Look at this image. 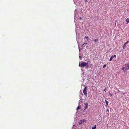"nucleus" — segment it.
Here are the masks:
<instances>
[{"instance_id":"nucleus-1","label":"nucleus","mask_w":129,"mask_h":129,"mask_svg":"<svg viewBox=\"0 0 129 129\" xmlns=\"http://www.w3.org/2000/svg\"><path fill=\"white\" fill-rule=\"evenodd\" d=\"M124 66H125V67H122V69L125 72L129 69V63H126Z\"/></svg>"},{"instance_id":"nucleus-2","label":"nucleus","mask_w":129,"mask_h":129,"mask_svg":"<svg viewBox=\"0 0 129 129\" xmlns=\"http://www.w3.org/2000/svg\"><path fill=\"white\" fill-rule=\"evenodd\" d=\"M87 86H86L84 88L83 90V93H84V94L86 96H87Z\"/></svg>"},{"instance_id":"nucleus-3","label":"nucleus","mask_w":129,"mask_h":129,"mask_svg":"<svg viewBox=\"0 0 129 129\" xmlns=\"http://www.w3.org/2000/svg\"><path fill=\"white\" fill-rule=\"evenodd\" d=\"M87 63L86 62H82L81 64H79V66L80 67H83L86 66Z\"/></svg>"},{"instance_id":"nucleus-4","label":"nucleus","mask_w":129,"mask_h":129,"mask_svg":"<svg viewBox=\"0 0 129 129\" xmlns=\"http://www.w3.org/2000/svg\"><path fill=\"white\" fill-rule=\"evenodd\" d=\"M84 105L85 106V109H84V110H85L86 109L88 108V104L87 103H85L84 104Z\"/></svg>"},{"instance_id":"nucleus-5","label":"nucleus","mask_w":129,"mask_h":129,"mask_svg":"<svg viewBox=\"0 0 129 129\" xmlns=\"http://www.w3.org/2000/svg\"><path fill=\"white\" fill-rule=\"evenodd\" d=\"M116 56L115 55H114L112 56L110 58L109 60L110 61H111L112 59L114 57H116Z\"/></svg>"},{"instance_id":"nucleus-6","label":"nucleus","mask_w":129,"mask_h":129,"mask_svg":"<svg viewBox=\"0 0 129 129\" xmlns=\"http://www.w3.org/2000/svg\"><path fill=\"white\" fill-rule=\"evenodd\" d=\"M126 21L127 22V24H128L129 22V20L128 19V18H127L126 20Z\"/></svg>"},{"instance_id":"nucleus-7","label":"nucleus","mask_w":129,"mask_h":129,"mask_svg":"<svg viewBox=\"0 0 129 129\" xmlns=\"http://www.w3.org/2000/svg\"><path fill=\"white\" fill-rule=\"evenodd\" d=\"M105 101L106 102V106H108V102L106 100H105Z\"/></svg>"},{"instance_id":"nucleus-8","label":"nucleus","mask_w":129,"mask_h":129,"mask_svg":"<svg viewBox=\"0 0 129 129\" xmlns=\"http://www.w3.org/2000/svg\"><path fill=\"white\" fill-rule=\"evenodd\" d=\"M87 44V43H84L83 44V45H82V47H84L85 46L84 45H86Z\"/></svg>"},{"instance_id":"nucleus-9","label":"nucleus","mask_w":129,"mask_h":129,"mask_svg":"<svg viewBox=\"0 0 129 129\" xmlns=\"http://www.w3.org/2000/svg\"><path fill=\"white\" fill-rule=\"evenodd\" d=\"M125 44H125V43H124L123 46V49H124L125 47Z\"/></svg>"},{"instance_id":"nucleus-10","label":"nucleus","mask_w":129,"mask_h":129,"mask_svg":"<svg viewBox=\"0 0 129 129\" xmlns=\"http://www.w3.org/2000/svg\"><path fill=\"white\" fill-rule=\"evenodd\" d=\"M96 125H94V127H92V129H95L96 128Z\"/></svg>"},{"instance_id":"nucleus-11","label":"nucleus","mask_w":129,"mask_h":129,"mask_svg":"<svg viewBox=\"0 0 129 129\" xmlns=\"http://www.w3.org/2000/svg\"><path fill=\"white\" fill-rule=\"evenodd\" d=\"M85 38L86 39H87V40H88V39H89V38L87 36H85Z\"/></svg>"},{"instance_id":"nucleus-12","label":"nucleus","mask_w":129,"mask_h":129,"mask_svg":"<svg viewBox=\"0 0 129 129\" xmlns=\"http://www.w3.org/2000/svg\"><path fill=\"white\" fill-rule=\"evenodd\" d=\"M98 40L97 39H95L94 40V42H96L98 41Z\"/></svg>"},{"instance_id":"nucleus-13","label":"nucleus","mask_w":129,"mask_h":129,"mask_svg":"<svg viewBox=\"0 0 129 129\" xmlns=\"http://www.w3.org/2000/svg\"><path fill=\"white\" fill-rule=\"evenodd\" d=\"M80 108V107L79 106H78V107L77 108V110H78Z\"/></svg>"},{"instance_id":"nucleus-14","label":"nucleus","mask_w":129,"mask_h":129,"mask_svg":"<svg viewBox=\"0 0 129 129\" xmlns=\"http://www.w3.org/2000/svg\"><path fill=\"white\" fill-rule=\"evenodd\" d=\"M85 121V120L84 119H83L82 120H81V122H84Z\"/></svg>"},{"instance_id":"nucleus-15","label":"nucleus","mask_w":129,"mask_h":129,"mask_svg":"<svg viewBox=\"0 0 129 129\" xmlns=\"http://www.w3.org/2000/svg\"><path fill=\"white\" fill-rule=\"evenodd\" d=\"M106 64H105L103 66V68H105L106 67Z\"/></svg>"},{"instance_id":"nucleus-16","label":"nucleus","mask_w":129,"mask_h":129,"mask_svg":"<svg viewBox=\"0 0 129 129\" xmlns=\"http://www.w3.org/2000/svg\"><path fill=\"white\" fill-rule=\"evenodd\" d=\"M109 94L110 95V96H111L113 94L112 93H110Z\"/></svg>"},{"instance_id":"nucleus-17","label":"nucleus","mask_w":129,"mask_h":129,"mask_svg":"<svg viewBox=\"0 0 129 129\" xmlns=\"http://www.w3.org/2000/svg\"><path fill=\"white\" fill-rule=\"evenodd\" d=\"M129 42V41H127V42H126V43H125V44H126L127 43H128Z\"/></svg>"},{"instance_id":"nucleus-18","label":"nucleus","mask_w":129,"mask_h":129,"mask_svg":"<svg viewBox=\"0 0 129 129\" xmlns=\"http://www.w3.org/2000/svg\"><path fill=\"white\" fill-rule=\"evenodd\" d=\"M87 0H84V1L85 3H86L87 2Z\"/></svg>"},{"instance_id":"nucleus-19","label":"nucleus","mask_w":129,"mask_h":129,"mask_svg":"<svg viewBox=\"0 0 129 129\" xmlns=\"http://www.w3.org/2000/svg\"><path fill=\"white\" fill-rule=\"evenodd\" d=\"M79 19L80 20H81L82 19V18H81V17H79Z\"/></svg>"},{"instance_id":"nucleus-20","label":"nucleus","mask_w":129,"mask_h":129,"mask_svg":"<svg viewBox=\"0 0 129 129\" xmlns=\"http://www.w3.org/2000/svg\"><path fill=\"white\" fill-rule=\"evenodd\" d=\"M106 89V88L104 90L105 91V90Z\"/></svg>"},{"instance_id":"nucleus-21","label":"nucleus","mask_w":129,"mask_h":129,"mask_svg":"<svg viewBox=\"0 0 129 129\" xmlns=\"http://www.w3.org/2000/svg\"><path fill=\"white\" fill-rule=\"evenodd\" d=\"M79 57L80 58H81V56H79Z\"/></svg>"}]
</instances>
